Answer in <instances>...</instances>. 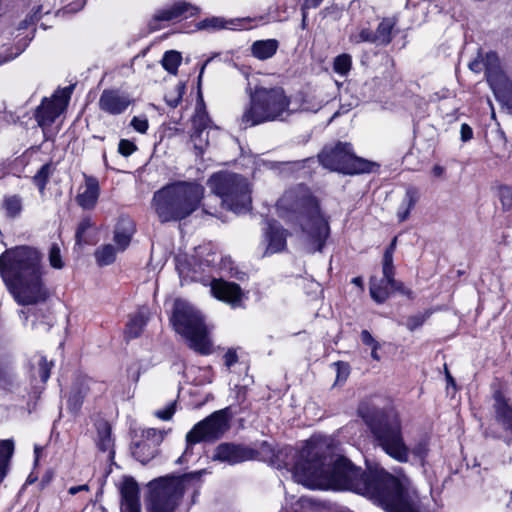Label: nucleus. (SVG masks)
<instances>
[{"label": "nucleus", "instance_id": "obj_4", "mask_svg": "<svg viewBox=\"0 0 512 512\" xmlns=\"http://www.w3.org/2000/svg\"><path fill=\"white\" fill-rule=\"evenodd\" d=\"M279 216L297 222L305 235L309 252L320 251L329 235V226L317 201L302 186L286 191L277 202Z\"/></svg>", "mask_w": 512, "mask_h": 512}, {"label": "nucleus", "instance_id": "obj_46", "mask_svg": "<svg viewBox=\"0 0 512 512\" xmlns=\"http://www.w3.org/2000/svg\"><path fill=\"white\" fill-rule=\"evenodd\" d=\"M491 54H495L494 52L487 53L484 59H475L472 62L469 63V68L475 72L479 73L482 70H485V73L487 74V63H488V56Z\"/></svg>", "mask_w": 512, "mask_h": 512}, {"label": "nucleus", "instance_id": "obj_61", "mask_svg": "<svg viewBox=\"0 0 512 512\" xmlns=\"http://www.w3.org/2000/svg\"><path fill=\"white\" fill-rule=\"evenodd\" d=\"M396 242H397V237H395V238L392 240L391 244L386 248V250H385V251H390V253H392V254H393V253H394V250H395V248H396Z\"/></svg>", "mask_w": 512, "mask_h": 512}, {"label": "nucleus", "instance_id": "obj_12", "mask_svg": "<svg viewBox=\"0 0 512 512\" xmlns=\"http://www.w3.org/2000/svg\"><path fill=\"white\" fill-rule=\"evenodd\" d=\"M73 86L57 90L51 98H44L37 108L35 118L43 129L51 126L56 118L63 113L71 98Z\"/></svg>", "mask_w": 512, "mask_h": 512}, {"label": "nucleus", "instance_id": "obj_10", "mask_svg": "<svg viewBox=\"0 0 512 512\" xmlns=\"http://www.w3.org/2000/svg\"><path fill=\"white\" fill-rule=\"evenodd\" d=\"M318 157L325 168L343 174L370 173L378 168L377 163L357 157L349 143L339 142L334 147H325Z\"/></svg>", "mask_w": 512, "mask_h": 512}, {"label": "nucleus", "instance_id": "obj_24", "mask_svg": "<svg viewBox=\"0 0 512 512\" xmlns=\"http://www.w3.org/2000/svg\"><path fill=\"white\" fill-rule=\"evenodd\" d=\"M278 47L276 39L257 40L251 45V54L258 60H267L276 54Z\"/></svg>", "mask_w": 512, "mask_h": 512}, {"label": "nucleus", "instance_id": "obj_58", "mask_svg": "<svg viewBox=\"0 0 512 512\" xmlns=\"http://www.w3.org/2000/svg\"><path fill=\"white\" fill-rule=\"evenodd\" d=\"M393 265V254L390 251H385L383 256V266Z\"/></svg>", "mask_w": 512, "mask_h": 512}, {"label": "nucleus", "instance_id": "obj_33", "mask_svg": "<svg viewBox=\"0 0 512 512\" xmlns=\"http://www.w3.org/2000/svg\"><path fill=\"white\" fill-rule=\"evenodd\" d=\"M349 41L353 44L367 42L376 45L374 31L365 26L358 27L355 31H353L349 35Z\"/></svg>", "mask_w": 512, "mask_h": 512}, {"label": "nucleus", "instance_id": "obj_8", "mask_svg": "<svg viewBox=\"0 0 512 512\" xmlns=\"http://www.w3.org/2000/svg\"><path fill=\"white\" fill-rule=\"evenodd\" d=\"M171 322L175 331L186 339L189 348L201 355L212 353L204 317L194 306L181 299L175 300Z\"/></svg>", "mask_w": 512, "mask_h": 512}, {"label": "nucleus", "instance_id": "obj_35", "mask_svg": "<svg viewBox=\"0 0 512 512\" xmlns=\"http://www.w3.org/2000/svg\"><path fill=\"white\" fill-rule=\"evenodd\" d=\"M181 59L182 57L179 52L171 50L164 54L162 65L169 73L176 74L181 63Z\"/></svg>", "mask_w": 512, "mask_h": 512}, {"label": "nucleus", "instance_id": "obj_36", "mask_svg": "<svg viewBox=\"0 0 512 512\" xmlns=\"http://www.w3.org/2000/svg\"><path fill=\"white\" fill-rule=\"evenodd\" d=\"M86 396V390L84 388L74 387L70 392L68 398V408L71 412L77 413L82 404L83 400Z\"/></svg>", "mask_w": 512, "mask_h": 512}, {"label": "nucleus", "instance_id": "obj_40", "mask_svg": "<svg viewBox=\"0 0 512 512\" xmlns=\"http://www.w3.org/2000/svg\"><path fill=\"white\" fill-rule=\"evenodd\" d=\"M51 174V166L44 164L39 171L33 176V183L39 188V191L43 193L46 183L48 182Z\"/></svg>", "mask_w": 512, "mask_h": 512}, {"label": "nucleus", "instance_id": "obj_37", "mask_svg": "<svg viewBox=\"0 0 512 512\" xmlns=\"http://www.w3.org/2000/svg\"><path fill=\"white\" fill-rule=\"evenodd\" d=\"M210 119L203 107H197L192 119L193 131L205 132L209 128Z\"/></svg>", "mask_w": 512, "mask_h": 512}, {"label": "nucleus", "instance_id": "obj_2", "mask_svg": "<svg viewBox=\"0 0 512 512\" xmlns=\"http://www.w3.org/2000/svg\"><path fill=\"white\" fill-rule=\"evenodd\" d=\"M40 260L38 251L26 246L0 255V275L19 305L35 306L49 298Z\"/></svg>", "mask_w": 512, "mask_h": 512}, {"label": "nucleus", "instance_id": "obj_13", "mask_svg": "<svg viewBox=\"0 0 512 512\" xmlns=\"http://www.w3.org/2000/svg\"><path fill=\"white\" fill-rule=\"evenodd\" d=\"M487 81L492 88L496 99L512 109V79L502 71L497 54L488 56Z\"/></svg>", "mask_w": 512, "mask_h": 512}, {"label": "nucleus", "instance_id": "obj_30", "mask_svg": "<svg viewBox=\"0 0 512 512\" xmlns=\"http://www.w3.org/2000/svg\"><path fill=\"white\" fill-rule=\"evenodd\" d=\"M14 452L12 440H0V482L6 475V468Z\"/></svg>", "mask_w": 512, "mask_h": 512}, {"label": "nucleus", "instance_id": "obj_57", "mask_svg": "<svg viewBox=\"0 0 512 512\" xmlns=\"http://www.w3.org/2000/svg\"><path fill=\"white\" fill-rule=\"evenodd\" d=\"M81 491H89V486L87 484H83V485L73 486L68 489V493L70 495H75Z\"/></svg>", "mask_w": 512, "mask_h": 512}, {"label": "nucleus", "instance_id": "obj_49", "mask_svg": "<svg viewBox=\"0 0 512 512\" xmlns=\"http://www.w3.org/2000/svg\"><path fill=\"white\" fill-rule=\"evenodd\" d=\"M136 149V145L127 139H121L118 145L119 153L125 157L130 156Z\"/></svg>", "mask_w": 512, "mask_h": 512}, {"label": "nucleus", "instance_id": "obj_62", "mask_svg": "<svg viewBox=\"0 0 512 512\" xmlns=\"http://www.w3.org/2000/svg\"><path fill=\"white\" fill-rule=\"evenodd\" d=\"M19 316H20V318H21V319H23V320H24V322L26 323V322H27V320H28V311H27V310H24V309L20 310V311H19Z\"/></svg>", "mask_w": 512, "mask_h": 512}, {"label": "nucleus", "instance_id": "obj_3", "mask_svg": "<svg viewBox=\"0 0 512 512\" xmlns=\"http://www.w3.org/2000/svg\"><path fill=\"white\" fill-rule=\"evenodd\" d=\"M358 413L370 428L376 445L387 455L400 463H406L411 452L420 464L424 465L428 454V442L424 439L420 440L410 450L404 441L397 414L392 411L385 412L367 402L360 404Z\"/></svg>", "mask_w": 512, "mask_h": 512}, {"label": "nucleus", "instance_id": "obj_7", "mask_svg": "<svg viewBox=\"0 0 512 512\" xmlns=\"http://www.w3.org/2000/svg\"><path fill=\"white\" fill-rule=\"evenodd\" d=\"M250 103L245 108L240 122L244 128L264 122L283 120L294 109H290V100L280 87H256L249 92Z\"/></svg>", "mask_w": 512, "mask_h": 512}, {"label": "nucleus", "instance_id": "obj_17", "mask_svg": "<svg viewBox=\"0 0 512 512\" xmlns=\"http://www.w3.org/2000/svg\"><path fill=\"white\" fill-rule=\"evenodd\" d=\"M200 8L185 1H179L169 7L158 10L153 17V23L159 21H173L197 15Z\"/></svg>", "mask_w": 512, "mask_h": 512}, {"label": "nucleus", "instance_id": "obj_1", "mask_svg": "<svg viewBox=\"0 0 512 512\" xmlns=\"http://www.w3.org/2000/svg\"><path fill=\"white\" fill-rule=\"evenodd\" d=\"M294 480L310 489L350 490L364 495L387 512H419L407 488L408 479L383 469L363 471L344 457H334L328 439H311L299 451Z\"/></svg>", "mask_w": 512, "mask_h": 512}, {"label": "nucleus", "instance_id": "obj_27", "mask_svg": "<svg viewBox=\"0 0 512 512\" xmlns=\"http://www.w3.org/2000/svg\"><path fill=\"white\" fill-rule=\"evenodd\" d=\"M395 25V18L388 17L381 20L376 31H374L377 46H386L392 41V31Z\"/></svg>", "mask_w": 512, "mask_h": 512}, {"label": "nucleus", "instance_id": "obj_60", "mask_svg": "<svg viewBox=\"0 0 512 512\" xmlns=\"http://www.w3.org/2000/svg\"><path fill=\"white\" fill-rule=\"evenodd\" d=\"M203 210L205 213H207L209 215H212V216L216 215L215 211H212L211 207L209 206V204L207 202L203 203Z\"/></svg>", "mask_w": 512, "mask_h": 512}, {"label": "nucleus", "instance_id": "obj_38", "mask_svg": "<svg viewBox=\"0 0 512 512\" xmlns=\"http://www.w3.org/2000/svg\"><path fill=\"white\" fill-rule=\"evenodd\" d=\"M352 66V57L349 54H341L334 59L333 70L335 73L345 76L349 73Z\"/></svg>", "mask_w": 512, "mask_h": 512}, {"label": "nucleus", "instance_id": "obj_47", "mask_svg": "<svg viewBox=\"0 0 512 512\" xmlns=\"http://www.w3.org/2000/svg\"><path fill=\"white\" fill-rule=\"evenodd\" d=\"M176 402L169 403L164 409L155 411L154 415L161 420H170L175 413Z\"/></svg>", "mask_w": 512, "mask_h": 512}, {"label": "nucleus", "instance_id": "obj_42", "mask_svg": "<svg viewBox=\"0 0 512 512\" xmlns=\"http://www.w3.org/2000/svg\"><path fill=\"white\" fill-rule=\"evenodd\" d=\"M184 91L185 86L183 84L176 85V87L165 96L166 103L172 108L177 107L181 102Z\"/></svg>", "mask_w": 512, "mask_h": 512}, {"label": "nucleus", "instance_id": "obj_18", "mask_svg": "<svg viewBox=\"0 0 512 512\" xmlns=\"http://www.w3.org/2000/svg\"><path fill=\"white\" fill-rule=\"evenodd\" d=\"M142 437L141 441H145L144 446H147V452L142 451V445H135L132 447V454L139 462L145 464L155 457L157 447L163 440V435L160 431L149 428L143 431Z\"/></svg>", "mask_w": 512, "mask_h": 512}, {"label": "nucleus", "instance_id": "obj_16", "mask_svg": "<svg viewBox=\"0 0 512 512\" xmlns=\"http://www.w3.org/2000/svg\"><path fill=\"white\" fill-rule=\"evenodd\" d=\"M131 102L128 94L115 89H105L100 95L98 105L100 110L110 115H119L129 107Z\"/></svg>", "mask_w": 512, "mask_h": 512}, {"label": "nucleus", "instance_id": "obj_50", "mask_svg": "<svg viewBox=\"0 0 512 512\" xmlns=\"http://www.w3.org/2000/svg\"><path fill=\"white\" fill-rule=\"evenodd\" d=\"M23 49L16 47L13 49L12 47H4V52L7 53L4 57L0 56V65L6 63L8 61L13 60L18 55L22 53Z\"/></svg>", "mask_w": 512, "mask_h": 512}, {"label": "nucleus", "instance_id": "obj_45", "mask_svg": "<svg viewBox=\"0 0 512 512\" xmlns=\"http://www.w3.org/2000/svg\"><path fill=\"white\" fill-rule=\"evenodd\" d=\"M49 262L53 268L60 269L63 267L60 248L57 244H53L50 248Z\"/></svg>", "mask_w": 512, "mask_h": 512}, {"label": "nucleus", "instance_id": "obj_6", "mask_svg": "<svg viewBox=\"0 0 512 512\" xmlns=\"http://www.w3.org/2000/svg\"><path fill=\"white\" fill-rule=\"evenodd\" d=\"M206 470L166 475L151 480L147 485V508L150 512H175L186 492L196 494L199 481Z\"/></svg>", "mask_w": 512, "mask_h": 512}, {"label": "nucleus", "instance_id": "obj_59", "mask_svg": "<svg viewBox=\"0 0 512 512\" xmlns=\"http://www.w3.org/2000/svg\"><path fill=\"white\" fill-rule=\"evenodd\" d=\"M432 173L436 177H441L444 173V168L442 166L436 165L433 167Z\"/></svg>", "mask_w": 512, "mask_h": 512}, {"label": "nucleus", "instance_id": "obj_26", "mask_svg": "<svg viewBox=\"0 0 512 512\" xmlns=\"http://www.w3.org/2000/svg\"><path fill=\"white\" fill-rule=\"evenodd\" d=\"M148 320V309L141 308L132 315L126 325V337L129 339L137 338L142 333Z\"/></svg>", "mask_w": 512, "mask_h": 512}, {"label": "nucleus", "instance_id": "obj_34", "mask_svg": "<svg viewBox=\"0 0 512 512\" xmlns=\"http://www.w3.org/2000/svg\"><path fill=\"white\" fill-rule=\"evenodd\" d=\"M383 280H385L389 285L391 290L393 291H399L402 294L407 295L408 297H411V291L407 290L401 282H398L394 279V267L393 265L389 266H383Z\"/></svg>", "mask_w": 512, "mask_h": 512}, {"label": "nucleus", "instance_id": "obj_31", "mask_svg": "<svg viewBox=\"0 0 512 512\" xmlns=\"http://www.w3.org/2000/svg\"><path fill=\"white\" fill-rule=\"evenodd\" d=\"M390 289V285L383 279H372L370 282V295L377 303H383L388 299Z\"/></svg>", "mask_w": 512, "mask_h": 512}, {"label": "nucleus", "instance_id": "obj_54", "mask_svg": "<svg viewBox=\"0 0 512 512\" xmlns=\"http://www.w3.org/2000/svg\"><path fill=\"white\" fill-rule=\"evenodd\" d=\"M460 135H461V140L463 142H467L473 138V130L468 124L463 123L461 125Z\"/></svg>", "mask_w": 512, "mask_h": 512}, {"label": "nucleus", "instance_id": "obj_44", "mask_svg": "<svg viewBox=\"0 0 512 512\" xmlns=\"http://www.w3.org/2000/svg\"><path fill=\"white\" fill-rule=\"evenodd\" d=\"M498 197L502 205V209L508 211L512 209V188L509 186H500L498 189Z\"/></svg>", "mask_w": 512, "mask_h": 512}, {"label": "nucleus", "instance_id": "obj_15", "mask_svg": "<svg viewBox=\"0 0 512 512\" xmlns=\"http://www.w3.org/2000/svg\"><path fill=\"white\" fill-rule=\"evenodd\" d=\"M211 294L218 300L229 304L232 307L241 305L243 292L241 287L222 279H213L210 284Z\"/></svg>", "mask_w": 512, "mask_h": 512}, {"label": "nucleus", "instance_id": "obj_56", "mask_svg": "<svg viewBox=\"0 0 512 512\" xmlns=\"http://www.w3.org/2000/svg\"><path fill=\"white\" fill-rule=\"evenodd\" d=\"M238 360L237 354L234 351L229 350L224 355L225 365L229 368L234 365Z\"/></svg>", "mask_w": 512, "mask_h": 512}, {"label": "nucleus", "instance_id": "obj_19", "mask_svg": "<svg viewBox=\"0 0 512 512\" xmlns=\"http://www.w3.org/2000/svg\"><path fill=\"white\" fill-rule=\"evenodd\" d=\"M121 512H141L139 487L133 478H125L120 486Z\"/></svg>", "mask_w": 512, "mask_h": 512}, {"label": "nucleus", "instance_id": "obj_23", "mask_svg": "<svg viewBox=\"0 0 512 512\" xmlns=\"http://www.w3.org/2000/svg\"><path fill=\"white\" fill-rule=\"evenodd\" d=\"M134 233V224L129 218H121L116 224L114 231V241L118 250H125L130 244Z\"/></svg>", "mask_w": 512, "mask_h": 512}, {"label": "nucleus", "instance_id": "obj_22", "mask_svg": "<svg viewBox=\"0 0 512 512\" xmlns=\"http://www.w3.org/2000/svg\"><path fill=\"white\" fill-rule=\"evenodd\" d=\"M241 23V19H225L223 17L213 16L198 22L197 28L199 30H206L209 32H215L222 29L234 30L240 27Z\"/></svg>", "mask_w": 512, "mask_h": 512}, {"label": "nucleus", "instance_id": "obj_14", "mask_svg": "<svg viewBox=\"0 0 512 512\" xmlns=\"http://www.w3.org/2000/svg\"><path fill=\"white\" fill-rule=\"evenodd\" d=\"M255 457L254 450L233 442H223L214 449L212 460L228 465H236Z\"/></svg>", "mask_w": 512, "mask_h": 512}, {"label": "nucleus", "instance_id": "obj_25", "mask_svg": "<svg viewBox=\"0 0 512 512\" xmlns=\"http://www.w3.org/2000/svg\"><path fill=\"white\" fill-rule=\"evenodd\" d=\"M496 419L506 430H512V405L501 395L495 398Z\"/></svg>", "mask_w": 512, "mask_h": 512}, {"label": "nucleus", "instance_id": "obj_32", "mask_svg": "<svg viewBox=\"0 0 512 512\" xmlns=\"http://www.w3.org/2000/svg\"><path fill=\"white\" fill-rule=\"evenodd\" d=\"M118 251H119L118 248L116 249L111 244H106V245L99 247L95 251V258H96L97 263L100 266H106V265L112 264L115 261L116 254Z\"/></svg>", "mask_w": 512, "mask_h": 512}, {"label": "nucleus", "instance_id": "obj_51", "mask_svg": "<svg viewBox=\"0 0 512 512\" xmlns=\"http://www.w3.org/2000/svg\"><path fill=\"white\" fill-rule=\"evenodd\" d=\"M131 126L139 133H145L148 129V120L141 117H133Z\"/></svg>", "mask_w": 512, "mask_h": 512}, {"label": "nucleus", "instance_id": "obj_52", "mask_svg": "<svg viewBox=\"0 0 512 512\" xmlns=\"http://www.w3.org/2000/svg\"><path fill=\"white\" fill-rule=\"evenodd\" d=\"M361 341L363 344L371 347V348H379V343L373 338L369 331L363 330L361 332Z\"/></svg>", "mask_w": 512, "mask_h": 512}, {"label": "nucleus", "instance_id": "obj_20", "mask_svg": "<svg viewBox=\"0 0 512 512\" xmlns=\"http://www.w3.org/2000/svg\"><path fill=\"white\" fill-rule=\"evenodd\" d=\"M100 194L99 183L94 177H86L82 191L77 195L76 202L85 210L93 209Z\"/></svg>", "mask_w": 512, "mask_h": 512}, {"label": "nucleus", "instance_id": "obj_11", "mask_svg": "<svg viewBox=\"0 0 512 512\" xmlns=\"http://www.w3.org/2000/svg\"><path fill=\"white\" fill-rule=\"evenodd\" d=\"M230 416L228 408L213 412L211 415L198 422L186 434V449L178 459L182 462L192 453L193 445L200 442H214L221 438L230 428Z\"/></svg>", "mask_w": 512, "mask_h": 512}, {"label": "nucleus", "instance_id": "obj_29", "mask_svg": "<svg viewBox=\"0 0 512 512\" xmlns=\"http://www.w3.org/2000/svg\"><path fill=\"white\" fill-rule=\"evenodd\" d=\"M97 445L100 450L109 451L112 454L111 428L107 422L97 424Z\"/></svg>", "mask_w": 512, "mask_h": 512}, {"label": "nucleus", "instance_id": "obj_64", "mask_svg": "<svg viewBox=\"0 0 512 512\" xmlns=\"http://www.w3.org/2000/svg\"><path fill=\"white\" fill-rule=\"evenodd\" d=\"M371 349H372V351H371V357H372L374 360H379L380 358H379V355H378V353H377V350H378L379 348H371Z\"/></svg>", "mask_w": 512, "mask_h": 512}, {"label": "nucleus", "instance_id": "obj_63", "mask_svg": "<svg viewBox=\"0 0 512 512\" xmlns=\"http://www.w3.org/2000/svg\"><path fill=\"white\" fill-rule=\"evenodd\" d=\"M209 62H210V59L206 60V61L204 62V64L202 65V67H201V69H200L199 76H198V80H199V82L201 81V79H202V75H203V73H204V69H205V67L207 66V64H208Z\"/></svg>", "mask_w": 512, "mask_h": 512}, {"label": "nucleus", "instance_id": "obj_48", "mask_svg": "<svg viewBox=\"0 0 512 512\" xmlns=\"http://www.w3.org/2000/svg\"><path fill=\"white\" fill-rule=\"evenodd\" d=\"M93 226L92 220L89 217L83 218L76 231V240L78 243H80L83 239L84 234L86 231Z\"/></svg>", "mask_w": 512, "mask_h": 512}, {"label": "nucleus", "instance_id": "obj_9", "mask_svg": "<svg viewBox=\"0 0 512 512\" xmlns=\"http://www.w3.org/2000/svg\"><path fill=\"white\" fill-rule=\"evenodd\" d=\"M211 191L220 198L226 209L240 214L251 208V189L248 180L240 174L218 172L208 180Z\"/></svg>", "mask_w": 512, "mask_h": 512}, {"label": "nucleus", "instance_id": "obj_43", "mask_svg": "<svg viewBox=\"0 0 512 512\" xmlns=\"http://www.w3.org/2000/svg\"><path fill=\"white\" fill-rule=\"evenodd\" d=\"M5 209L10 217H16L22 210L21 199L17 196H11L5 200Z\"/></svg>", "mask_w": 512, "mask_h": 512}, {"label": "nucleus", "instance_id": "obj_5", "mask_svg": "<svg viewBox=\"0 0 512 512\" xmlns=\"http://www.w3.org/2000/svg\"><path fill=\"white\" fill-rule=\"evenodd\" d=\"M204 193L195 181H176L154 193L152 207L161 222L180 221L199 208Z\"/></svg>", "mask_w": 512, "mask_h": 512}, {"label": "nucleus", "instance_id": "obj_28", "mask_svg": "<svg viewBox=\"0 0 512 512\" xmlns=\"http://www.w3.org/2000/svg\"><path fill=\"white\" fill-rule=\"evenodd\" d=\"M418 199L419 193L416 188L410 187L406 190L403 202L397 212L400 222L405 221L409 217L410 211L415 206Z\"/></svg>", "mask_w": 512, "mask_h": 512}, {"label": "nucleus", "instance_id": "obj_39", "mask_svg": "<svg viewBox=\"0 0 512 512\" xmlns=\"http://www.w3.org/2000/svg\"><path fill=\"white\" fill-rule=\"evenodd\" d=\"M36 365L37 367L34 369L33 375H37L42 382H46L50 377L52 363L48 362L45 357L39 356Z\"/></svg>", "mask_w": 512, "mask_h": 512}, {"label": "nucleus", "instance_id": "obj_41", "mask_svg": "<svg viewBox=\"0 0 512 512\" xmlns=\"http://www.w3.org/2000/svg\"><path fill=\"white\" fill-rule=\"evenodd\" d=\"M208 133V131H193L191 134V141L199 154L203 153L204 149L208 146Z\"/></svg>", "mask_w": 512, "mask_h": 512}, {"label": "nucleus", "instance_id": "obj_21", "mask_svg": "<svg viewBox=\"0 0 512 512\" xmlns=\"http://www.w3.org/2000/svg\"><path fill=\"white\" fill-rule=\"evenodd\" d=\"M265 236L268 241L266 254L282 251L286 246V231L274 220L267 222Z\"/></svg>", "mask_w": 512, "mask_h": 512}, {"label": "nucleus", "instance_id": "obj_55", "mask_svg": "<svg viewBox=\"0 0 512 512\" xmlns=\"http://www.w3.org/2000/svg\"><path fill=\"white\" fill-rule=\"evenodd\" d=\"M322 1L323 0H305L302 6L303 23L305 22L306 19V10L318 7Z\"/></svg>", "mask_w": 512, "mask_h": 512}, {"label": "nucleus", "instance_id": "obj_53", "mask_svg": "<svg viewBox=\"0 0 512 512\" xmlns=\"http://www.w3.org/2000/svg\"><path fill=\"white\" fill-rule=\"evenodd\" d=\"M424 320H425L424 316H421V315L410 317L407 320V324H406L407 328L409 330L413 331L416 328L420 327L423 324Z\"/></svg>", "mask_w": 512, "mask_h": 512}]
</instances>
